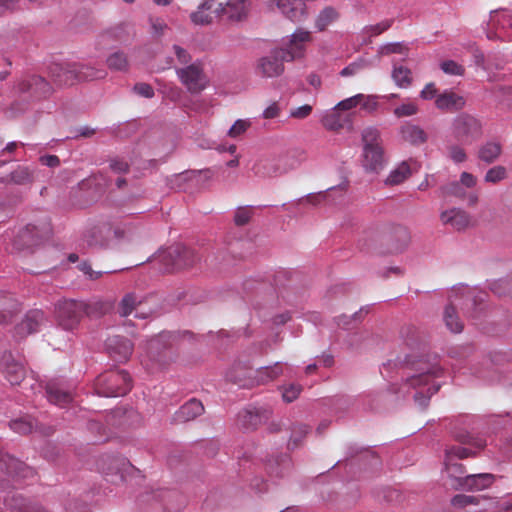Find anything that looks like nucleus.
I'll return each instance as SVG.
<instances>
[{"label":"nucleus","mask_w":512,"mask_h":512,"mask_svg":"<svg viewBox=\"0 0 512 512\" xmlns=\"http://www.w3.org/2000/svg\"><path fill=\"white\" fill-rule=\"evenodd\" d=\"M442 374L443 370L436 357L411 361L410 371L395 393L403 397L412 396L416 404L425 408L431 396L439 390L440 383L436 379Z\"/></svg>","instance_id":"f257e3e1"},{"label":"nucleus","mask_w":512,"mask_h":512,"mask_svg":"<svg viewBox=\"0 0 512 512\" xmlns=\"http://www.w3.org/2000/svg\"><path fill=\"white\" fill-rule=\"evenodd\" d=\"M312 40L311 32L298 28L284 42V47L274 48L269 54L256 60L254 66L255 74L264 79L276 78L284 72V62L293 61L304 55L306 42Z\"/></svg>","instance_id":"f03ea898"},{"label":"nucleus","mask_w":512,"mask_h":512,"mask_svg":"<svg viewBox=\"0 0 512 512\" xmlns=\"http://www.w3.org/2000/svg\"><path fill=\"white\" fill-rule=\"evenodd\" d=\"M361 165L367 173L378 174L386 165V158L380 130L369 126L361 132Z\"/></svg>","instance_id":"7ed1b4c3"},{"label":"nucleus","mask_w":512,"mask_h":512,"mask_svg":"<svg viewBox=\"0 0 512 512\" xmlns=\"http://www.w3.org/2000/svg\"><path fill=\"white\" fill-rule=\"evenodd\" d=\"M130 375L124 370H111L97 377L95 390L99 396L119 397L131 390Z\"/></svg>","instance_id":"20e7f679"},{"label":"nucleus","mask_w":512,"mask_h":512,"mask_svg":"<svg viewBox=\"0 0 512 512\" xmlns=\"http://www.w3.org/2000/svg\"><path fill=\"white\" fill-rule=\"evenodd\" d=\"M471 449L460 446H452L446 450L445 475L449 480V485L455 490H463L464 482L469 474H466L465 468L458 463L457 459L467 458L474 455Z\"/></svg>","instance_id":"39448f33"},{"label":"nucleus","mask_w":512,"mask_h":512,"mask_svg":"<svg viewBox=\"0 0 512 512\" xmlns=\"http://www.w3.org/2000/svg\"><path fill=\"white\" fill-rule=\"evenodd\" d=\"M43 229L35 225L28 224L23 227L6 231L3 235V241L8 251H22L30 249L39 244L43 236Z\"/></svg>","instance_id":"423d86ee"},{"label":"nucleus","mask_w":512,"mask_h":512,"mask_svg":"<svg viewBox=\"0 0 512 512\" xmlns=\"http://www.w3.org/2000/svg\"><path fill=\"white\" fill-rule=\"evenodd\" d=\"M451 134L462 144H472L483 134L482 122L473 115L461 113L452 121Z\"/></svg>","instance_id":"0eeeda50"},{"label":"nucleus","mask_w":512,"mask_h":512,"mask_svg":"<svg viewBox=\"0 0 512 512\" xmlns=\"http://www.w3.org/2000/svg\"><path fill=\"white\" fill-rule=\"evenodd\" d=\"M92 306L83 301L63 300L56 306V318L59 325L65 330L74 329L81 317L91 315Z\"/></svg>","instance_id":"6e6552de"},{"label":"nucleus","mask_w":512,"mask_h":512,"mask_svg":"<svg viewBox=\"0 0 512 512\" xmlns=\"http://www.w3.org/2000/svg\"><path fill=\"white\" fill-rule=\"evenodd\" d=\"M155 260L163 265L165 272H170L192 266L198 258L193 250L182 245H175L160 251Z\"/></svg>","instance_id":"1a4fd4ad"},{"label":"nucleus","mask_w":512,"mask_h":512,"mask_svg":"<svg viewBox=\"0 0 512 512\" xmlns=\"http://www.w3.org/2000/svg\"><path fill=\"white\" fill-rule=\"evenodd\" d=\"M175 72L181 84L191 94L202 92L209 84L201 60H196L187 66L176 68Z\"/></svg>","instance_id":"9d476101"},{"label":"nucleus","mask_w":512,"mask_h":512,"mask_svg":"<svg viewBox=\"0 0 512 512\" xmlns=\"http://www.w3.org/2000/svg\"><path fill=\"white\" fill-rule=\"evenodd\" d=\"M487 38L490 40H512V11L494 10L487 23Z\"/></svg>","instance_id":"9b49d317"},{"label":"nucleus","mask_w":512,"mask_h":512,"mask_svg":"<svg viewBox=\"0 0 512 512\" xmlns=\"http://www.w3.org/2000/svg\"><path fill=\"white\" fill-rule=\"evenodd\" d=\"M295 169V165H288V160L282 156L263 157L252 166L254 175L262 179L276 178Z\"/></svg>","instance_id":"f8f14e48"},{"label":"nucleus","mask_w":512,"mask_h":512,"mask_svg":"<svg viewBox=\"0 0 512 512\" xmlns=\"http://www.w3.org/2000/svg\"><path fill=\"white\" fill-rule=\"evenodd\" d=\"M78 63H53L49 74L59 86H69L78 82Z\"/></svg>","instance_id":"ddd939ff"},{"label":"nucleus","mask_w":512,"mask_h":512,"mask_svg":"<svg viewBox=\"0 0 512 512\" xmlns=\"http://www.w3.org/2000/svg\"><path fill=\"white\" fill-rule=\"evenodd\" d=\"M268 5H276L280 13L294 23L303 21L307 16L306 4L297 0H271Z\"/></svg>","instance_id":"4468645a"},{"label":"nucleus","mask_w":512,"mask_h":512,"mask_svg":"<svg viewBox=\"0 0 512 512\" xmlns=\"http://www.w3.org/2000/svg\"><path fill=\"white\" fill-rule=\"evenodd\" d=\"M0 472L13 477L29 478L34 476V470L25 463L15 459L0 448Z\"/></svg>","instance_id":"2eb2a0df"},{"label":"nucleus","mask_w":512,"mask_h":512,"mask_svg":"<svg viewBox=\"0 0 512 512\" xmlns=\"http://www.w3.org/2000/svg\"><path fill=\"white\" fill-rule=\"evenodd\" d=\"M18 89L21 93H30L34 98L47 97L52 92L51 85L41 76H30L27 79L22 80Z\"/></svg>","instance_id":"dca6fc26"},{"label":"nucleus","mask_w":512,"mask_h":512,"mask_svg":"<svg viewBox=\"0 0 512 512\" xmlns=\"http://www.w3.org/2000/svg\"><path fill=\"white\" fill-rule=\"evenodd\" d=\"M97 467L99 471L105 475L120 474L122 479L123 474L128 471L131 464L124 457L104 455L98 460Z\"/></svg>","instance_id":"f3484780"},{"label":"nucleus","mask_w":512,"mask_h":512,"mask_svg":"<svg viewBox=\"0 0 512 512\" xmlns=\"http://www.w3.org/2000/svg\"><path fill=\"white\" fill-rule=\"evenodd\" d=\"M105 345L109 355L120 362L127 361L133 351L132 343L119 335L109 337Z\"/></svg>","instance_id":"a211bd4d"},{"label":"nucleus","mask_w":512,"mask_h":512,"mask_svg":"<svg viewBox=\"0 0 512 512\" xmlns=\"http://www.w3.org/2000/svg\"><path fill=\"white\" fill-rule=\"evenodd\" d=\"M44 312L38 309L29 311L25 318L15 328L16 336L22 338L29 334L37 332L45 323Z\"/></svg>","instance_id":"6ab92c4d"},{"label":"nucleus","mask_w":512,"mask_h":512,"mask_svg":"<svg viewBox=\"0 0 512 512\" xmlns=\"http://www.w3.org/2000/svg\"><path fill=\"white\" fill-rule=\"evenodd\" d=\"M219 17V9L214 0H205L196 11L190 14V19L195 25H208L214 18Z\"/></svg>","instance_id":"aec40b11"},{"label":"nucleus","mask_w":512,"mask_h":512,"mask_svg":"<svg viewBox=\"0 0 512 512\" xmlns=\"http://www.w3.org/2000/svg\"><path fill=\"white\" fill-rule=\"evenodd\" d=\"M390 253H400L404 251L410 243V233L408 229L402 225L394 226L386 239Z\"/></svg>","instance_id":"412c9836"},{"label":"nucleus","mask_w":512,"mask_h":512,"mask_svg":"<svg viewBox=\"0 0 512 512\" xmlns=\"http://www.w3.org/2000/svg\"><path fill=\"white\" fill-rule=\"evenodd\" d=\"M219 16L226 15L228 20L239 22L246 19L249 12V3L246 0H233L226 5L218 4Z\"/></svg>","instance_id":"4be33fe9"},{"label":"nucleus","mask_w":512,"mask_h":512,"mask_svg":"<svg viewBox=\"0 0 512 512\" xmlns=\"http://www.w3.org/2000/svg\"><path fill=\"white\" fill-rule=\"evenodd\" d=\"M399 135L402 141L413 146L423 145L428 140V134L425 130L411 122H405L400 126Z\"/></svg>","instance_id":"5701e85b"},{"label":"nucleus","mask_w":512,"mask_h":512,"mask_svg":"<svg viewBox=\"0 0 512 512\" xmlns=\"http://www.w3.org/2000/svg\"><path fill=\"white\" fill-rule=\"evenodd\" d=\"M440 220L443 225H449L457 231L466 229L470 224V216L459 208H451L441 212Z\"/></svg>","instance_id":"b1692460"},{"label":"nucleus","mask_w":512,"mask_h":512,"mask_svg":"<svg viewBox=\"0 0 512 512\" xmlns=\"http://www.w3.org/2000/svg\"><path fill=\"white\" fill-rule=\"evenodd\" d=\"M465 103L463 96L449 90L437 95L435 100V105L438 109L448 112H454L462 109L465 106Z\"/></svg>","instance_id":"393cba45"},{"label":"nucleus","mask_w":512,"mask_h":512,"mask_svg":"<svg viewBox=\"0 0 512 512\" xmlns=\"http://www.w3.org/2000/svg\"><path fill=\"white\" fill-rule=\"evenodd\" d=\"M19 311V301L13 295L0 291V324L10 322Z\"/></svg>","instance_id":"a878e982"},{"label":"nucleus","mask_w":512,"mask_h":512,"mask_svg":"<svg viewBox=\"0 0 512 512\" xmlns=\"http://www.w3.org/2000/svg\"><path fill=\"white\" fill-rule=\"evenodd\" d=\"M3 373L11 385L20 384L25 377L24 366L16 362L11 355L3 357Z\"/></svg>","instance_id":"bb28decb"},{"label":"nucleus","mask_w":512,"mask_h":512,"mask_svg":"<svg viewBox=\"0 0 512 512\" xmlns=\"http://www.w3.org/2000/svg\"><path fill=\"white\" fill-rule=\"evenodd\" d=\"M204 412L203 404L197 399H190L183 404L175 413L174 421L187 422L194 420Z\"/></svg>","instance_id":"cd10ccee"},{"label":"nucleus","mask_w":512,"mask_h":512,"mask_svg":"<svg viewBox=\"0 0 512 512\" xmlns=\"http://www.w3.org/2000/svg\"><path fill=\"white\" fill-rule=\"evenodd\" d=\"M340 18V12L336 7L325 6L321 9L314 19V27L316 31L323 32L329 26L336 23Z\"/></svg>","instance_id":"c85d7f7f"},{"label":"nucleus","mask_w":512,"mask_h":512,"mask_svg":"<svg viewBox=\"0 0 512 512\" xmlns=\"http://www.w3.org/2000/svg\"><path fill=\"white\" fill-rule=\"evenodd\" d=\"M5 505L17 512H48L42 506L28 502L22 495L13 494L5 498Z\"/></svg>","instance_id":"c756f323"},{"label":"nucleus","mask_w":512,"mask_h":512,"mask_svg":"<svg viewBox=\"0 0 512 512\" xmlns=\"http://www.w3.org/2000/svg\"><path fill=\"white\" fill-rule=\"evenodd\" d=\"M495 481V476L491 473L469 474L464 482L463 490L481 491L489 488Z\"/></svg>","instance_id":"7c9ffc66"},{"label":"nucleus","mask_w":512,"mask_h":512,"mask_svg":"<svg viewBox=\"0 0 512 512\" xmlns=\"http://www.w3.org/2000/svg\"><path fill=\"white\" fill-rule=\"evenodd\" d=\"M142 305V300L139 296L134 293H129L125 295L120 304H119V314L121 316H128L133 311H136L135 316L138 318H146L147 315L144 312L140 311V306Z\"/></svg>","instance_id":"2f4dec72"},{"label":"nucleus","mask_w":512,"mask_h":512,"mask_svg":"<svg viewBox=\"0 0 512 512\" xmlns=\"http://www.w3.org/2000/svg\"><path fill=\"white\" fill-rule=\"evenodd\" d=\"M413 173V169L409 161H402L394 169H392L385 179V184L394 186L403 183Z\"/></svg>","instance_id":"473e14b6"},{"label":"nucleus","mask_w":512,"mask_h":512,"mask_svg":"<svg viewBox=\"0 0 512 512\" xmlns=\"http://www.w3.org/2000/svg\"><path fill=\"white\" fill-rule=\"evenodd\" d=\"M46 394L49 402L64 407L73 400L71 392L63 390L54 383H49L46 388Z\"/></svg>","instance_id":"72a5a7b5"},{"label":"nucleus","mask_w":512,"mask_h":512,"mask_svg":"<svg viewBox=\"0 0 512 512\" xmlns=\"http://www.w3.org/2000/svg\"><path fill=\"white\" fill-rule=\"evenodd\" d=\"M283 374L282 363L276 362L271 366L260 367L255 371V380L258 384H266Z\"/></svg>","instance_id":"f704fd0d"},{"label":"nucleus","mask_w":512,"mask_h":512,"mask_svg":"<svg viewBox=\"0 0 512 512\" xmlns=\"http://www.w3.org/2000/svg\"><path fill=\"white\" fill-rule=\"evenodd\" d=\"M335 109L326 111L321 117V124L329 131H339L344 128L345 122L343 120L344 114Z\"/></svg>","instance_id":"c9c22d12"},{"label":"nucleus","mask_w":512,"mask_h":512,"mask_svg":"<svg viewBox=\"0 0 512 512\" xmlns=\"http://www.w3.org/2000/svg\"><path fill=\"white\" fill-rule=\"evenodd\" d=\"M502 151L501 144L497 141H487L478 151V157L481 161L491 164L495 162Z\"/></svg>","instance_id":"e433bc0d"},{"label":"nucleus","mask_w":512,"mask_h":512,"mask_svg":"<svg viewBox=\"0 0 512 512\" xmlns=\"http://www.w3.org/2000/svg\"><path fill=\"white\" fill-rule=\"evenodd\" d=\"M443 319L446 327L453 333H460L463 330V323L459 319L455 307L450 304L445 307Z\"/></svg>","instance_id":"4c0bfd02"},{"label":"nucleus","mask_w":512,"mask_h":512,"mask_svg":"<svg viewBox=\"0 0 512 512\" xmlns=\"http://www.w3.org/2000/svg\"><path fill=\"white\" fill-rule=\"evenodd\" d=\"M238 419L240 424L246 429H254L262 421V417L256 408L243 410L238 414Z\"/></svg>","instance_id":"58836bf2"},{"label":"nucleus","mask_w":512,"mask_h":512,"mask_svg":"<svg viewBox=\"0 0 512 512\" xmlns=\"http://www.w3.org/2000/svg\"><path fill=\"white\" fill-rule=\"evenodd\" d=\"M78 82L102 79L106 76V71L101 68H95L89 65L78 63Z\"/></svg>","instance_id":"ea45409f"},{"label":"nucleus","mask_w":512,"mask_h":512,"mask_svg":"<svg viewBox=\"0 0 512 512\" xmlns=\"http://www.w3.org/2000/svg\"><path fill=\"white\" fill-rule=\"evenodd\" d=\"M392 78L395 81L396 85L401 88H407L410 86L412 82L411 71L407 67L402 65L396 66L394 65L392 71Z\"/></svg>","instance_id":"a19ab883"},{"label":"nucleus","mask_w":512,"mask_h":512,"mask_svg":"<svg viewBox=\"0 0 512 512\" xmlns=\"http://www.w3.org/2000/svg\"><path fill=\"white\" fill-rule=\"evenodd\" d=\"M106 63L109 69L115 71H126L129 66L126 54L120 51L110 54Z\"/></svg>","instance_id":"79ce46f5"},{"label":"nucleus","mask_w":512,"mask_h":512,"mask_svg":"<svg viewBox=\"0 0 512 512\" xmlns=\"http://www.w3.org/2000/svg\"><path fill=\"white\" fill-rule=\"evenodd\" d=\"M9 425H10V428L13 431H15L16 433L28 434L33 430L35 423L32 418L23 417V418L12 420L9 423Z\"/></svg>","instance_id":"37998d69"},{"label":"nucleus","mask_w":512,"mask_h":512,"mask_svg":"<svg viewBox=\"0 0 512 512\" xmlns=\"http://www.w3.org/2000/svg\"><path fill=\"white\" fill-rule=\"evenodd\" d=\"M442 196H453L459 199L466 197V191L459 181L450 182L440 188Z\"/></svg>","instance_id":"c03bdc74"},{"label":"nucleus","mask_w":512,"mask_h":512,"mask_svg":"<svg viewBox=\"0 0 512 512\" xmlns=\"http://www.w3.org/2000/svg\"><path fill=\"white\" fill-rule=\"evenodd\" d=\"M302 389V385L298 383H289L280 387L282 398L286 403L295 401L302 392Z\"/></svg>","instance_id":"a18cd8bd"},{"label":"nucleus","mask_w":512,"mask_h":512,"mask_svg":"<svg viewBox=\"0 0 512 512\" xmlns=\"http://www.w3.org/2000/svg\"><path fill=\"white\" fill-rule=\"evenodd\" d=\"M507 177V170L504 166L498 165L488 169L484 181L491 184L499 183Z\"/></svg>","instance_id":"49530a36"},{"label":"nucleus","mask_w":512,"mask_h":512,"mask_svg":"<svg viewBox=\"0 0 512 512\" xmlns=\"http://www.w3.org/2000/svg\"><path fill=\"white\" fill-rule=\"evenodd\" d=\"M253 206H241L235 210L234 223L237 226H244L249 223L253 216Z\"/></svg>","instance_id":"de8ad7c7"},{"label":"nucleus","mask_w":512,"mask_h":512,"mask_svg":"<svg viewBox=\"0 0 512 512\" xmlns=\"http://www.w3.org/2000/svg\"><path fill=\"white\" fill-rule=\"evenodd\" d=\"M490 288L498 296H512V280L499 279L494 281Z\"/></svg>","instance_id":"09e8293b"},{"label":"nucleus","mask_w":512,"mask_h":512,"mask_svg":"<svg viewBox=\"0 0 512 512\" xmlns=\"http://www.w3.org/2000/svg\"><path fill=\"white\" fill-rule=\"evenodd\" d=\"M440 68L445 74L450 76H463L465 73L464 66L454 60H445L441 62Z\"/></svg>","instance_id":"8fccbe9b"},{"label":"nucleus","mask_w":512,"mask_h":512,"mask_svg":"<svg viewBox=\"0 0 512 512\" xmlns=\"http://www.w3.org/2000/svg\"><path fill=\"white\" fill-rule=\"evenodd\" d=\"M447 155L455 164L463 163L467 160L465 150L458 144H451L447 147Z\"/></svg>","instance_id":"3c124183"},{"label":"nucleus","mask_w":512,"mask_h":512,"mask_svg":"<svg viewBox=\"0 0 512 512\" xmlns=\"http://www.w3.org/2000/svg\"><path fill=\"white\" fill-rule=\"evenodd\" d=\"M482 500L485 502L486 499L477 496L458 494L452 498L451 502L455 507H466L471 504L479 505Z\"/></svg>","instance_id":"603ef678"},{"label":"nucleus","mask_w":512,"mask_h":512,"mask_svg":"<svg viewBox=\"0 0 512 512\" xmlns=\"http://www.w3.org/2000/svg\"><path fill=\"white\" fill-rule=\"evenodd\" d=\"M393 22H394L393 19L383 20L375 25L366 26L364 28V32L369 37L380 35L381 33L388 30L392 26Z\"/></svg>","instance_id":"864d4df0"},{"label":"nucleus","mask_w":512,"mask_h":512,"mask_svg":"<svg viewBox=\"0 0 512 512\" xmlns=\"http://www.w3.org/2000/svg\"><path fill=\"white\" fill-rule=\"evenodd\" d=\"M250 126L251 121L249 119H238L228 130V136L231 138H237L244 134Z\"/></svg>","instance_id":"5fc2aeb1"},{"label":"nucleus","mask_w":512,"mask_h":512,"mask_svg":"<svg viewBox=\"0 0 512 512\" xmlns=\"http://www.w3.org/2000/svg\"><path fill=\"white\" fill-rule=\"evenodd\" d=\"M455 438L460 443L469 444V445L475 447L478 450L484 448L485 445H486L485 440H483L481 438L474 437V436L470 435L469 433L455 434Z\"/></svg>","instance_id":"6e6d98bb"},{"label":"nucleus","mask_w":512,"mask_h":512,"mask_svg":"<svg viewBox=\"0 0 512 512\" xmlns=\"http://www.w3.org/2000/svg\"><path fill=\"white\" fill-rule=\"evenodd\" d=\"M417 112H418V107L413 102L403 103L400 106L396 107L393 111L394 115L397 118L413 116V115L417 114Z\"/></svg>","instance_id":"4d7b16f0"},{"label":"nucleus","mask_w":512,"mask_h":512,"mask_svg":"<svg viewBox=\"0 0 512 512\" xmlns=\"http://www.w3.org/2000/svg\"><path fill=\"white\" fill-rule=\"evenodd\" d=\"M288 160V165H295V169L307 161L308 154L304 149H295L288 156H282Z\"/></svg>","instance_id":"13d9d810"},{"label":"nucleus","mask_w":512,"mask_h":512,"mask_svg":"<svg viewBox=\"0 0 512 512\" xmlns=\"http://www.w3.org/2000/svg\"><path fill=\"white\" fill-rule=\"evenodd\" d=\"M362 94H356L352 97L346 98L335 105V109L340 111H347L355 108L361 102Z\"/></svg>","instance_id":"bf43d9fd"},{"label":"nucleus","mask_w":512,"mask_h":512,"mask_svg":"<svg viewBox=\"0 0 512 512\" xmlns=\"http://www.w3.org/2000/svg\"><path fill=\"white\" fill-rule=\"evenodd\" d=\"M12 180L17 184H26L32 181V174L26 167H21L12 173Z\"/></svg>","instance_id":"052dcab7"},{"label":"nucleus","mask_w":512,"mask_h":512,"mask_svg":"<svg viewBox=\"0 0 512 512\" xmlns=\"http://www.w3.org/2000/svg\"><path fill=\"white\" fill-rule=\"evenodd\" d=\"M172 49L179 64L187 66L192 63V56L185 48L179 45H173Z\"/></svg>","instance_id":"680f3d73"},{"label":"nucleus","mask_w":512,"mask_h":512,"mask_svg":"<svg viewBox=\"0 0 512 512\" xmlns=\"http://www.w3.org/2000/svg\"><path fill=\"white\" fill-rule=\"evenodd\" d=\"M360 106L368 113L374 112L378 107L377 96L362 94Z\"/></svg>","instance_id":"e2e57ef3"},{"label":"nucleus","mask_w":512,"mask_h":512,"mask_svg":"<svg viewBox=\"0 0 512 512\" xmlns=\"http://www.w3.org/2000/svg\"><path fill=\"white\" fill-rule=\"evenodd\" d=\"M353 404V399L346 396H338L333 399V408L336 413L348 409Z\"/></svg>","instance_id":"0e129e2a"},{"label":"nucleus","mask_w":512,"mask_h":512,"mask_svg":"<svg viewBox=\"0 0 512 512\" xmlns=\"http://www.w3.org/2000/svg\"><path fill=\"white\" fill-rule=\"evenodd\" d=\"M311 112H312V106L309 104H305L300 107L291 109L289 116L291 118H296V119H305L311 114Z\"/></svg>","instance_id":"69168bd1"},{"label":"nucleus","mask_w":512,"mask_h":512,"mask_svg":"<svg viewBox=\"0 0 512 512\" xmlns=\"http://www.w3.org/2000/svg\"><path fill=\"white\" fill-rule=\"evenodd\" d=\"M406 47L402 42L387 43L380 47V53L382 55H388L392 53H402Z\"/></svg>","instance_id":"338daca9"},{"label":"nucleus","mask_w":512,"mask_h":512,"mask_svg":"<svg viewBox=\"0 0 512 512\" xmlns=\"http://www.w3.org/2000/svg\"><path fill=\"white\" fill-rule=\"evenodd\" d=\"M109 166L112 171L119 174L126 173L129 168L128 163L124 159L118 157L112 158Z\"/></svg>","instance_id":"774afa93"}]
</instances>
